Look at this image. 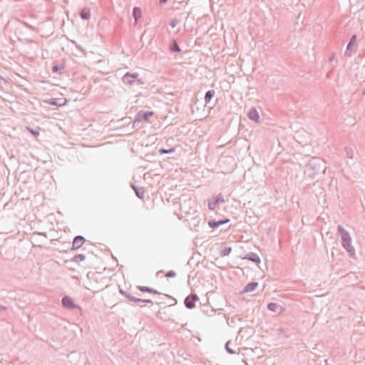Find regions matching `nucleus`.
<instances>
[{"label":"nucleus","instance_id":"19","mask_svg":"<svg viewBox=\"0 0 365 365\" xmlns=\"http://www.w3.org/2000/svg\"><path fill=\"white\" fill-rule=\"evenodd\" d=\"M28 130H29L30 131V133H31V134H33L34 135H35V136H38V135H39V132L36 131V130H33V129H31V128H28Z\"/></svg>","mask_w":365,"mask_h":365},{"label":"nucleus","instance_id":"18","mask_svg":"<svg viewBox=\"0 0 365 365\" xmlns=\"http://www.w3.org/2000/svg\"><path fill=\"white\" fill-rule=\"evenodd\" d=\"M173 51H180V48H179L178 43L175 42L173 47L171 48Z\"/></svg>","mask_w":365,"mask_h":365},{"label":"nucleus","instance_id":"3","mask_svg":"<svg viewBox=\"0 0 365 365\" xmlns=\"http://www.w3.org/2000/svg\"><path fill=\"white\" fill-rule=\"evenodd\" d=\"M247 116L250 120L255 122L259 121V114L255 108H251L247 113Z\"/></svg>","mask_w":365,"mask_h":365},{"label":"nucleus","instance_id":"12","mask_svg":"<svg viewBox=\"0 0 365 365\" xmlns=\"http://www.w3.org/2000/svg\"><path fill=\"white\" fill-rule=\"evenodd\" d=\"M214 94H215V93L213 91H209L206 93L205 96V101L206 103H208L211 101Z\"/></svg>","mask_w":365,"mask_h":365},{"label":"nucleus","instance_id":"17","mask_svg":"<svg viewBox=\"0 0 365 365\" xmlns=\"http://www.w3.org/2000/svg\"><path fill=\"white\" fill-rule=\"evenodd\" d=\"M129 78H136V76H134V75H130V74H126L123 77V80L124 81H129Z\"/></svg>","mask_w":365,"mask_h":365},{"label":"nucleus","instance_id":"5","mask_svg":"<svg viewBox=\"0 0 365 365\" xmlns=\"http://www.w3.org/2000/svg\"><path fill=\"white\" fill-rule=\"evenodd\" d=\"M62 304L64 307L68 308H75L76 304L73 300L69 297H64L62 299Z\"/></svg>","mask_w":365,"mask_h":365},{"label":"nucleus","instance_id":"22","mask_svg":"<svg viewBox=\"0 0 365 365\" xmlns=\"http://www.w3.org/2000/svg\"><path fill=\"white\" fill-rule=\"evenodd\" d=\"M58 70H59V68L57 66H54L53 67V72H57V71H58Z\"/></svg>","mask_w":365,"mask_h":365},{"label":"nucleus","instance_id":"26","mask_svg":"<svg viewBox=\"0 0 365 365\" xmlns=\"http://www.w3.org/2000/svg\"><path fill=\"white\" fill-rule=\"evenodd\" d=\"M78 257H80L81 259H84V257L82 255H79Z\"/></svg>","mask_w":365,"mask_h":365},{"label":"nucleus","instance_id":"23","mask_svg":"<svg viewBox=\"0 0 365 365\" xmlns=\"http://www.w3.org/2000/svg\"><path fill=\"white\" fill-rule=\"evenodd\" d=\"M190 298L192 299V300L193 302H195L197 299V297L196 295H192Z\"/></svg>","mask_w":365,"mask_h":365},{"label":"nucleus","instance_id":"25","mask_svg":"<svg viewBox=\"0 0 365 365\" xmlns=\"http://www.w3.org/2000/svg\"><path fill=\"white\" fill-rule=\"evenodd\" d=\"M160 1L161 3H166L168 1V0H160Z\"/></svg>","mask_w":365,"mask_h":365},{"label":"nucleus","instance_id":"13","mask_svg":"<svg viewBox=\"0 0 365 365\" xmlns=\"http://www.w3.org/2000/svg\"><path fill=\"white\" fill-rule=\"evenodd\" d=\"M268 309L272 312H277L279 310V306L276 303H270L268 304Z\"/></svg>","mask_w":365,"mask_h":365},{"label":"nucleus","instance_id":"16","mask_svg":"<svg viewBox=\"0 0 365 365\" xmlns=\"http://www.w3.org/2000/svg\"><path fill=\"white\" fill-rule=\"evenodd\" d=\"M174 150H175L174 148L170 149V150L161 149V150H160L159 152L160 154H164V153H170L174 152Z\"/></svg>","mask_w":365,"mask_h":365},{"label":"nucleus","instance_id":"14","mask_svg":"<svg viewBox=\"0 0 365 365\" xmlns=\"http://www.w3.org/2000/svg\"><path fill=\"white\" fill-rule=\"evenodd\" d=\"M185 303L186 307L188 308H193L195 307V303L190 297H187Z\"/></svg>","mask_w":365,"mask_h":365},{"label":"nucleus","instance_id":"11","mask_svg":"<svg viewBox=\"0 0 365 365\" xmlns=\"http://www.w3.org/2000/svg\"><path fill=\"white\" fill-rule=\"evenodd\" d=\"M133 16L135 21H138L141 17V10L140 8L135 7L133 9Z\"/></svg>","mask_w":365,"mask_h":365},{"label":"nucleus","instance_id":"24","mask_svg":"<svg viewBox=\"0 0 365 365\" xmlns=\"http://www.w3.org/2000/svg\"><path fill=\"white\" fill-rule=\"evenodd\" d=\"M178 24V21L174 20V21L171 23V24H170V25H171L173 27H175V26H176V24Z\"/></svg>","mask_w":365,"mask_h":365},{"label":"nucleus","instance_id":"4","mask_svg":"<svg viewBox=\"0 0 365 365\" xmlns=\"http://www.w3.org/2000/svg\"><path fill=\"white\" fill-rule=\"evenodd\" d=\"M225 202L224 199L221 197L220 196L216 197L214 200L209 202V208L210 210H215L216 209L220 204H222Z\"/></svg>","mask_w":365,"mask_h":365},{"label":"nucleus","instance_id":"20","mask_svg":"<svg viewBox=\"0 0 365 365\" xmlns=\"http://www.w3.org/2000/svg\"><path fill=\"white\" fill-rule=\"evenodd\" d=\"M135 301L136 302H148V303H151L152 302L151 300H150V299L141 300L140 299H135Z\"/></svg>","mask_w":365,"mask_h":365},{"label":"nucleus","instance_id":"27","mask_svg":"<svg viewBox=\"0 0 365 365\" xmlns=\"http://www.w3.org/2000/svg\"><path fill=\"white\" fill-rule=\"evenodd\" d=\"M50 103L52 104V105H55L56 104L54 102H51Z\"/></svg>","mask_w":365,"mask_h":365},{"label":"nucleus","instance_id":"6","mask_svg":"<svg viewBox=\"0 0 365 365\" xmlns=\"http://www.w3.org/2000/svg\"><path fill=\"white\" fill-rule=\"evenodd\" d=\"M228 222H230L229 219H226L225 220H220V221L210 220V221H209L208 225L211 228L215 229V228L219 227L220 225L227 223Z\"/></svg>","mask_w":365,"mask_h":365},{"label":"nucleus","instance_id":"7","mask_svg":"<svg viewBox=\"0 0 365 365\" xmlns=\"http://www.w3.org/2000/svg\"><path fill=\"white\" fill-rule=\"evenodd\" d=\"M84 242V239L83 237L78 236L74 238L73 242V249H78L80 248Z\"/></svg>","mask_w":365,"mask_h":365},{"label":"nucleus","instance_id":"21","mask_svg":"<svg viewBox=\"0 0 365 365\" xmlns=\"http://www.w3.org/2000/svg\"><path fill=\"white\" fill-rule=\"evenodd\" d=\"M174 273L173 271H170V272H168L167 274H166V276L167 277H173L174 276Z\"/></svg>","mask_w":365,"mask_h":365},{"label":"nucleus","instance_id":"10","mask_svg":"<svg viewBox=\"0 0 365 365\" xmlns=\"http://www.w3.org/2000/svg\"><path fill=\"white\" fill-rule=\"evenodd\" d=\"M139 289L140 291H142V292H147L155 294H159V292L157 290L150 289V288L147 287H139Z\"/></svg>","mask_w":365,"mask_h":365},{"label":"nucleus","instance_id":"9","mask_svg":"<svg viewBox=\"0 0 365 365\" xmlns=\"http://www.w3.org/2000/svg\"><path fill=\"white\" fill-rule=\"evenodd\" d=\"M80 15L83 19H88L91 16L90 11L88 9H83L81 10Z\"/></svg>","mask_w":365,"mask_h":365},{"label":"nucleus","instance_id":"8","mask_svg":"<svg viewBox=\"0 0 365 365\" xmlns=\"http://www.w3.org/2000/svg\"><path fill=\"white\" fill-rule=\"evenodd\" d=\"M258 287V283L250 282L244 289L243 292H250L254 291Z\"/></svg>","mask_w":365,"mask_h":365},{"label":"nucleus","instance_id":"1","mask_svg":"<svg viewBox=\"0 0 365 365\" xmlns=\"http://www.w3.org/2000/svg\"><path fill=\"white\" fill-rule=\"evenodd\" d=\"M342 238V245L350 255H354V248L351 245V237L347 232L341 227H339Z\"/></svg>","mask_w":365,"mask_h":365},{"label":"nucleus","instance_id":"15","mask_svg":"<svg viewBox=\"0 0 365 365\" xmlns=\"http://www.w3.org/2000/svg\"><path fill=\"white\" fill-rule=\"evenodd\" d=\"M356 43V36H353L351 38V41L348 45V49H351L352 46H354Z\"/></svg>","mask_w":365,"mask_h":365},{"label":"nucleus","instance_id":"2","mask_svg":"<svg viewBox=\"0 0 365 365\" xmlns=\"http://www.w3.org/2000/svg\"><path fill=\"white\" fill-rule=\"evenodd\" d=\"M154 113L151 111L148 112H143L140 111L136 115V121H145L148 122L149 120V118L153 115Z\"/></svg>","mask_w":365,"mask_h":365}]
</instances>
